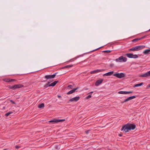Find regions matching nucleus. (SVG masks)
<instances>
[{"label": "nucleus", "mask_w": 150, "mask_h": 150, "mask_svg": "<svg viewBox=\"0 0 150 150\" xmlns=\"http://www.w3.org/2000/svg\"><path fill=\"white\" fill-rule=\"evenodd\" d=\"M115 60L118 62H125L127 61V58L125 57L121 56L119 57L118 58H117Z\"/></svg>", "instance_id": "nucleus-3"}, {"label": "nucleus", "mask_w": 150, "mask_h": 150, "mask_svg": "<svg viewBox=\"0 0 150 150\" xmlns=\"http://www.w3.org/2000/svg\"><path fill=\"white\" fill-rule=\"evenodd\" d=\"M61 97V96H59V95H58V96H57V97H58V98H59Z\"/></svg>", "instance_id": "nucleus-39"}, {"label": "nucleus", "mask_w": 150, "mask_h": 150, "mask_svg": "<svg viewBox=\"0 0 150 150\" xmlns=\"http://www.w3.org/2000/svg\"><path fill=\"white\" fill-rule=\"evenodd\" d=\"M91 95H89L86 97V99H88L91 98Z\"/></svg>", "instance_id": "nucleus-30"}, {"label": "nucleus", "mask_w": 150, "mask_h": 150, "mask_svg": "<svg viewBox=\"0 0 150 150\" xmlns=\"http://www.w3.org/2000/svg\"><path fill=\"white\" fill-rule=\"evenodd\" d=\"M23 86V85L21 84H17L14 85L12 86H9V88L10 89H13V90H15L17 88H21Z\"/></svg>", "instance_id": "nucleus-2"}, {"label": "nucleus", "mask_w": 150, "mask_h": 150, "mask_svg": "<svg viewBox=\"0 0 150 150\" xmlns=\"http://www.w3.org/2000/svg\"><path fill=\"white\" fill-rule=\"evenodd\" d=\"M140 40L139 38H136V39H135L132 40V41L133 42H136L138 41V40Z\"/></svg>", "instance_id": "nucleus-24"}, {"label": "nucleus", "mask_w": 150, "mask_h": 150, "mask_svg": "<svg viewBox=\"0 0 150 150\" xmlns=\"http://www.w3.org/2000/svg\"><path fill=\"white\" fill-rule=\"evenodd\" d=\"M56 148L57 149H59V146H57V147Z\"/></svg>", "instance_id": "nucleus-41"}, {"label": "nucleus", "mask_w": 150, "mask_h": 150, "mask_svg": "<svg viewBox=\"0 0 150 150\" xmlns=\"http://www.w3.org/2000/svg\"><path fill=\"white\" fill-rule=\"evenodd\" d=\"M57 73H56L54 74L51 75L52 78H54L55 76Z\"/></svg>", "instance_id": "nucleus-26"}, {"label": "nucleus", "mask_w": 150, "mask_h": 150, "mask_svg": "<svg viewBox=\"0 0 150 150\" xmlns=\"http://www.w3.org/2000/svg\"><path fill=\"white\" fill-rule=\"evenodd\" d=\"M65 68H67V66H65L63 67L62 68V69H65Z\"/></svg>", "instance_id": "nucleus-37"}, {"label": "nucleus", "mask_w": 150, "mask_h": 150, "mask_svg": "<svg viewBox=\"0 0 150 150\" xmlns=\"http://www.w3.org/2000/svg\"><path fill=\"white\" fill-rule=\"evenodd\" d=\"M44 78H45V79H52L51 75H46L45 76Z\"/></svg>", "instance_id": "nucleus-21"}, {"label": "nucleus", "mask_w": 150, "mask_h": 150, "mask_svg": "<svg viewBox=\"0 0 150 150\" xmlns=\"http://www.w3.org/2000/svg\"><path fill=\"white\" fill-rule=\"evenodd\" d=\"M72 86H72L71 85H69L68 86V87L69 88H72Z\"/></svg>", "instance_id": "nucleus-36"}, {"label": "nucleus", "mask_w": 150, "mask_h": 150, "mask_svg": "<svg viewBox=\"0 0 150 150\" xmlns=\"http://www.w3.org/2000/svg\"><path fill=\"white\" fill-rule=\"evenodd\" d=\"M93 93V91H91V92H90L89 93V94H92V93Z\"/></svg>", "instance_id": "nucleus-38"}, {"label": "nucleus", "mask_w": 150, "mask_h": 150, "mask_svg": "<svg viewBox=\"0 0 150 150\" xmlns=\"http://www.w3.org/2000/svg\"><path fill=\"white\" fill-rule=\"evenodd\" d=\"M136 98V96H130L128 97L127 98L125 99L124 101L122 102H121L122 103H123L129 100H132L133 99L135 98Z\"/></svg>", "instance_id": "nucleus-11"}, {"label": "nucleus", "mask_w": 150, "mask_h": 150, "mask_svg": "<svg viewBox=\"0 0 150 150\" xmlns=\"http://www.w3.org/2000/svg\"><path fill=\"white\" fill-rule=\"evenodd\" d=\"M103 46H102V47H100L96 49L95 50H94L92 51H91L92 52H94V51H96L97 50H99V49H100V48H102V47H103Z\"/></svg>", "instance_id": "nucleus-29"}, {"label": "nucleus", "mask_w": 150, "mask_h": 150, "mask_svg": "<svg viewBox=\"0 0 150 150\" xmlns=\"http://www.w3.org/2000/svg\"><path fill=\"white\" fill-rule=\"evenodd\" d=\"M50 82H49L45 84L44 86V87L45 88H47L48 87L50 86Z\"/></svg>", "instance_id": "nucleus-23"}, {"label": "nucleus", "mask_w": 150, "mask_h": 150, "mask_svg": "<svg viewBox=\"0 0 150 150\" xmlns=\"http://www.w3.org/2000/svg\"><path fill=\"white\" fill-rule=\"evenodd\" d=\"M5 107H3V109H5Z\"/></svg>", "instance_id": "nucleus-45"}, {"label": "nucleus", "mask_w": 150, "mask_h": 150, "mask_svg": "<svg viewBox=\"0 0 150 150\" xmlns=\"http://www.w3.org/2000/svg\"><path fill=\"white\" fill-rule=\"evenodd\" d=\"M4 81L7 82H11L15 81L16 80L15 79H11L10 78H6L3 79Z\"/></svg>", "instance_id": "nucleus-8"}, {"label": "nucleus", "mask_w": 150, "mask_h": 150, "mask_svg": "<svg viewBox=\"0 0 150 150\" xmlns=\"http://www.w3.org/2000/svg\"><path fill=\"white\" fill-rule=\"evenodd\" d=\"M45 106V105L44 103H42L40 105H39L38 106V107L40 108H44Z\"/></svg>", "instance_id": "nucleus-20"}, {"label": "nucleus", "mask_w": 150, "mask_h": 150, "mask_svg": "<svg viewBox=\"0 0 150 150\" xmlns=\"http://www.w3.org/2000/svg\"><path fill=\"white\" fill-rule=\"evenodd\" d=\"M9 112L10 113V114L13 113L12 111Z\"/></svg>", "instance_id": "nucleus-42"}, {"label": "nucleus", "mask_w": 150, "mask_h": 150, "mask_svg": "<svg viewBox=\"0 0 150 150\" xmlns=\"http://www.w3.org/2000/svg\"><path fill=\"white\" fill-rule=\"evenodd\" d=\"M132 91H120L118 92V93L120 94H126L130 93H132Z\"/></svg>", "instance_id": "nucleus-13"}, {"label": "nucleus", "mask_w": 150, "mask_h": 150, "mask_svg": "<svg viewBox=\"0 0 150 150\" xmlns=\"http://www.w3.org/2000/svg\"><path fill=\"white\" fill-rule=\"evenodd\" d=\"M127 57L130 58L136 59L138 57V56L137 54L134 55L132 53H127L125 54Z\"/></svg>", "instance_id": "nucleus-4"}, {"label": "nucleus", "mask_w": 150, "mask_h": 150, "mask_svg": "<svg viewBox=\"0 0 150 150\" xmlns=\"http://www.w3.org/2000/svg\"><path fill=\"white\" fill-rule=\"evenodd\" d=\"M103 81V80L100 79L97 81L95 83V85L96 86H99L100 84H101Z\"/></svg>", "instance_id": "nucleus-15"}, {"label": "nucleus", "mask_w": 150, "mask_h": 150, "mask_svg": "<svg viewBox=\"0 0 150 150\" xmlns=\"http://www.w3.org/2000/svg\"><path fill=\"white\" fill-rule=\"evenodd\" d=\"M128 126L129 130H134L136 128V125L134 124H128Z\"/></svg>", "instance_id": "nucleus-10"}, {"label": "nucleus", "mask_w": 150, "mask_h": 150, "mask_svg": "<svg viewBox=\"0 0 150 150\" xmlns=\"http://www.w3.org/2000/svg\"><path fill=\"white\" fill-rule=\"evenodd\" d=\"M148 86L149 87H150V84L148 85Z\"/></svg>", "instance_id": "nucleus-46"}, {"label": "nucleus", "mask_w": 150, "mask_h": 150, "mask_svg": "<svg viewBox=\"0 0 150 150\" xmlns=\"http://www.w3.org/2000/svg\"><path fill=\"white\" fill-rule=\"evenodd\" d=\"M114 73V72L113 71H111L110 72H108L107 73L105 74H104L103 75V76H110L112 75Z\"/></svg>", "instance_id": "nucleus-16"}, {"label": "nucleus", "mask_w": 150, "mask_h": 150, "mask_svg": "<svg viewBox=\"0 0 150 150\" xmlns=\"http://www.w3.org/2000/svg\"><path fill=\"white\" fill-rule=\"evenodd\" d=\"M113 65H113V64H110V66H113Z\"/></svg>", "instance_id": "nucleus-43"}, {"label": "nucleus", "mask_w": 150, "mask_h": 150, "mask_svg": "<svg viewBox=\"0 0 150 150\" xmlns=\"http://www.w3.org/2000/svg\"><path fill=\"white\" fill-rule=\"evenodd\" d=\"M79 88L77 87L76 88H75L69 91V92H68L67 94H72L76 90L78 89Z\"/></svg>", "instance_id": "nucleus-14"}, {"label": "nucleus", "mask_w": 150, "mask_h": 150, "mask_svg": "<svg viewBox=\"0 0 150 150\" xmlns=\"http://www.w3.org/2000/svg\"><path fill=\"white\" fill-rule=\"evenodd\" d=\"M119 136H120V137H121L122 136V134H119V135H118Z\"/></svg>", "instance_id": "nucleus-40"}, {"label": "nucleus", "mask_w": 150, "mask_h": 150, "mask_svg": "<svg viewBox=\"0 0 150 150\" xmlns=\"http://www.w3.org/2000/svg\"><path fill=\"white\" fill-rule=\"evenodd\" d=\"M49 122H55L56 123V119H54L53 120H50Z\"/></svg>", "instance_id": "nucleus-27"}, {"label": "nucleus", "mask_w": 150, "mask_h": 150, "mask_svg": "<svg viewBox=\"0 0 150 150\" xmlns=\"http://www.w3.org/2000/svg\"><path fill=\"white\" fill-rule=\"evenodd\" d=\"M73 65L72 64H71L68 65L67 66V68H69L70 67H73Z\"/></svg>", "instance_id": "nucleus-28"}, {"label": "nucleus", "mask_w": 150, "mask_h": 150, "mask_svg": "<svg viewBox=\"0 0 150 150\" xmlns=\"http://www.w3.org/2000/svg\"><path fill=\"white\" fill-rule=\"evenodd\" d=\"M20 147L18 146H15V148L16 149H18L20 148Z\"/></svg>", "instance_id": "nucleus-34"}, {"label": "nucleus", "mask_w": 150, "mask_h": 150, "mask_svg": "<svg viewBox=\"0 0 150 150\" xmlns=\"http://www.w3.org/2000/svg\"><path fill=\"white\" fill-rule=\"evenodd\" d=\"M150 76V71L140 76L141 77H147Z\"/></svg>", "instance_id": "nucleus-9"}, {"label": "nucleus", "mask_w": 150, "mask_h": 150, "mask_svg": "<svg viewBox=\"0 0 150 150\" xmlns=\"http://www.w3.org/2000/svg\"><path fill=\"white\" fill-rule=\"evenodd\" d=\"M113 76L118 78L121 79L124 77L125 76V74L122 73H116L113 74Z\"/></svg>", "instance_id": "nucleus-5"}, {"label": "nucleus", "mask_w": 150, "mask_h": 150, "mask_svg": "<svg viewBox=\"0 0 150 150\" xmlns=\"http://www.w3.org/2000/svg\"><path fill=\"white\" fill-rule=\"evenodd\" d=\"M77 58V57H75V58H74L73 59H76Z\"/></svg>", "instance_id": "nucleus-44"}, {"label": "nucleus", "mask_w": 150, "mask_h": 150, "mask_svg": "<svg viewBox=\"0 0 150 150\" xmlns=\"http://www.w3.org/2000/svg\"><path fill=\"white\" fill-rule=\"evenodd\" d=\"M65 120L64 119H56V123L59 122H63Z\"/></svg>", "instance_id": "nucleus-22"}, {"label": "nucleus", "mask_w": 150, "mask_h": 150, "mask_svg": "<svg viewBox=\"0 0 150 150\" xmlns=\"http://www.w3.org/2000/svg\"><path fill=\"white\" fill-rule=\"evenodd\" d=\"M9 101L13 104H16V103L12 100H10Z\"/></svg>", "instance_id": "nucleus-31"}, {"label": "nucleus", "mask_w": 150, "mask_h": 150, "mask_svg": "<svg viewBox=\"0 0 150 150\" xmlns=\"http://www.w3.org/2000/svg\"><path fill=\"white\" fill-rule=\"evenodd\" d=\"M149 31H150V29L149 30Z\"/></svg>", "instance_id": "nucleus-47"}, {"label": "nucleus", "mask_w": 150, "mask_h": 150, "mask_svg": "<svg viewBox=\"0 0 150 150\" xmlns=\"http://www.w3.org/2000/svg\"><path fill=\"white\" fill-rule=\"evenodd\" d=\"M104 69H97L96 70H95L93 71H92L90 73L91 74H95V73H97L104 71Z\"/></svg>", "instance_id": "nucleus-12"}, {"label": "nucleus", "mask_w": 150, "mask_h": 150, "mask_svg": "<svg viewBox=\"0 0 150 150\" xmlns=\"http://www.w3.org/2000/svg\"><path fill=\"white\" fill-rule=\"evenodd\" d=\"M121 130L123 131L125 133L128 132L129 130L128 126V124L123 126Z\"/></svg>", "instance_id": "nucleus-6"}, {"label": "nucleus", "mask_w": 150, "mask_h": 150, "mask_svg": "<svg viewBox=\"0 0 150 150\" xmlns=\"http://www.w3.org/2000/svg\"><path fill=\"white\" fill-rule=\"evenodd\" d=\"M145 47V46L144 45L137 46L129 49V51H137L144 48Z\"/></svg>", "instance_id": "nucleus-1"}, {"label": "nucleus", "mask_w": 150, "mask_h": 150, "mask_svg": "<svg viewBox=\"0 0 150 150\" xmlns=\"http://www.w3.org/2000/svg\"><path fill=\"white\" fill-rule=\"evenodd\" d=\"M112 51L111 50H105L104 51H103L102 52H105V53H109L111 52Z\"/></svg>", "instance_id": "nucleus-25"}, {"label": "nucleus", "mask_w": 150, "mask_h": 150, "mask_svg": "<svg viewBox=\"0 0 150 150\" xmlns=\"http://www.w3.org/2000/svg\"><path fill=\"white\" fill-rule=\"evenodd\" d=\"M58 82V81H55L53 82L50 84V86H54Z\"/></svg>", "instance_id": "nucleus-17"}, {"label": "nucleus", "mask_w": 150, "mask_h": 150, "mask_svg": "<svg viewBox=\"0 0 150 150\" xmlns=\"http://www.w3.org/2000/svg\"><path fill=\"white\" fill-rule=\"evenodd\" d=\"M143 82H142L140 83L136 84L133 87H137L141 86H142L143 85Z\"/></svg>", "instance_id": "nucleus-19"}, {"label": "nucleus", "mask_w": 150, "mask_h": 150, "mask_svg": "<svg viewBox=\"0 0 150 150\" xmlns=\"http://www.w3.org/2000/svg\"><path fill=\"white\" fill-rule=\"evenodd\" d=\"M9 115H10V113H9V112H8L7 113H6V114H5V116H6L7 117V116H8Z\"/></svg>", "instance_id": "nucleus-32"}, {"label": "nucleus", "mask_w": 150, "mask_h": 150, "mask_svg": "<svg viewBox=\"0 0 150 150\" xmlns=\"http://www.w3.org/2000/svg\"><path fill=\"white\" fill-rule=\"evenodd\" d=\"M90 131V130H87V131H86L85 132L86 134H88L89 133V132Z\"/></svg>", "instance_id": "nucleus-33"}, {"label": "nucleus", "mask_w": 150, "mask_h": 150, "mask_svg": "<svg viewBox=\"0 0 150 150\" xmlns=\"http://www.w3.org/2000/svg\"><path fill=\"white\" fill-rule=\"evenodd\" d=\"M146 37V36H144L143 37H142V38H139L140 40H141L142 39L144 38H145Z\"/></svg>", "instance_id": "nucleus-35"}, {"label": "nucleus", "mask_w": 150, "mask_h": 150, "mask_svg": "<svg viewBox=\"0 0 150 150\" xmlns=\"http://www.w3.org/2000/svg\"><path fill=\"white\" fill-rule=\"evenodd\" d=\"M80 97L79 96L76 97L74 98H73L70 99L69 100V102H76L78 101L80 99Z\"/></svg>", "instance_id": "nucleus-7"}, {"label": "nucleus", "mask_w": 150, "mask_h": 150, "mask_svg": "<svg viewBox=\"0 0 150 150\" xmlns=\"http://www.w3.org/2000/svg\"><path fill=\"white\" fill-rule=\"evenodd\" d=\"M150 52V49H146L144 50L143 53L145 54H148Z\"/></svg>", "instance_id": "nucleus-18"}]
</instances>
